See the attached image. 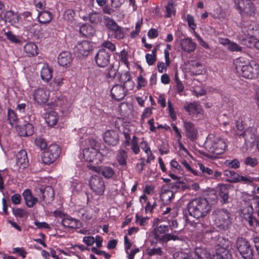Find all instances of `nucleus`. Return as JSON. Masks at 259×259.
Returning <instances> with one entry per match:
<instances>
[{
    "label": "nucleus",
    "instance_id": "nucleus-1",
    "mask_svg": "<svg viewBox=\"0 0 259 259\" xmlns=\"http://www.w3.org/2000/svg\"><path fill=\"white\" fill-rule=\"evenodd\" d=\"M190 215L196 219L205 217L211 210V205L204 198H198L191 200L187 204Z\"/></svg>",
    "mask_w": 259,
    "mask_h": 259
},
{
    "label": "nucleus",
    "instance_id": "nucleus-2",
    "mask_svg": "<svg viewBox=\"0 0 259 259\" xmlns=\"http://www.w3.org/2000/svg\"><path fill=\"white\" fill-rule=\"evenodd\" d=\"M234 64L237 72L244 78L253 79L259 74V65L255 62H249L245 58L239 57Z\"/></svg>",
    "mask_w": 259,
    "mask_h": 259
},
{
    "label": "nucleus",
    "instance_id": "nucleus-3",
    "mask_svg": "<svg viewBox=\"0 0 259 259\" xmlns=\"http://www.w3.org/2000/svg\"><path fill=\"white\" fill-rule=\"evenodd\" d=\"M215 225L224 230L227 229L231 224L230 213L226 209L217 208L212 212Z\"/></svg>",
    "mask_w": 259,
    "mask_h": 259
},
{
    "label": "nucleus",
    "instance_id": "nucleus-4",
    "mask_svg": "<svg viewBox=\"0 0 259 259\" xmlns=\"http://www.w3.org/2000/svg\"><path fill=\"white\" fill-rule=\"evenodd\" d=\"M206 147L210 153L219 155L224 152L226 144L224 139L213 136L207 139Z\"/></svg>",
    "mask_w": 259,
    "mask_h": 259
},
{
    "label": "nucleus",
    "instance_id": "nucleus-5",
    "mask_svg": "<svg viewBox=\"0 0 259 259\" xmlns=\"http://www.w3.org/2000/svg\"><path fill=\"white\" fill-rule=\"evenodd\" d=\"M236 247L244 259H252L253 256V249L250 243L245 238L239 237L236 240Z\"/></svg>",
    "mask_w": 259,
    "mask_h": 259
},
{
    "label": "nucleus",
    "instance_id": "nucleus-6",
    "mask_svg": "<svg viewBox=\"0 0 259 259\" xmlns=\"http://www.w3.org/2000/svg\"><path fill=\"white\" fill-rule=\"evenodd\" d=\"M35 195L39 197L40 201H46L50 203L54 198V191L51 186H38L35 189Z\"/></svg>",
    "mask_w": 259,
    "mask_h": 259
},
{
    "label": "nucleus",
    "instance_id": "nucleus-7",
    "mask_svg": "<svg viewBox=\"0 0 259 259\" xmlns=\"http://www.w3.org/2000/svg\"><path fill=\"white\" fill-rule=\"evenodd\" d=\"M61 149L59 146L56 144H52L44 152L42 156V161L45 164L49 165L59 157Z\"/></svg>",
    "mask_w": 259,
    "mask_h": 259
},
{
    "label": "nucleus",
    "instance_id": "nucleus-8",
    "mask_svg": "<svg viewBox=\"0 0 259 259\" xmlns=\"http://www.w3.org/2000/svg\"><path fill=\"white\" fill-rule=\"evenodd\" d=\"M255 25L244 24L241 27L242 33L246 36H243L241 34L238 36L241 42L247 47H251L252 43L250 38L253 37Z\"/></svg>",
    "mask_w": 259,
    "mask_h": 259
},
{
    "label": "nucleus",
    "instance_id": "nucleus-9",
    "mask_svg": "<svg viewBox=\"0 0 259 259\" xmlns=\"http://www.w3.org/2000/svg\"><path fill=\"white\" fill-rule=\"evenodd\" d=\"M83 156L86 161L98 164L103 160L102 154L95 148H85L83 150Z\"/></svg>",
    "mask_w": 259,
    "mask_h": 259
},
{
    "label": "nucleus",
    "instance_id": "nucleus-10",
    "mask_svg": "<svg viewBox=\"0 0 259 259\" xmlns=\"http://www.w3.org/2000/svg\"><path fill=\"white\" fill-rule=\"evenodd\" d=\"M89 186L91 189L96 194L102 195L105 191L104 182L103 179L98 176H92L89 181Z\"/></svg>",
    "mask_w": 259,
    "mask_h": 259
},
{
    "label": "nucleus",
    "instance_id": "nucleus-11",
    "mask_svg": "<svg viewBox=\"0 0 259 259\" xmlns=\"http://www.w3.org/2000/svg\"><path fill=\"white\" fill-rule=\"evenodd\" d=\"M110 55L104 49H100L95 57V60L99 67L104 68L107 66L110 62Z\"/></svg>",
    "mask_w": 259,
    "mask_h": 259
},
{
    "label": "nucleus",
    "instance_id": "nucleus-12",
    "mask_svg": "<svg viewBox=\"0 0 259 259\" xmlns=\"http://www.w3.org/2000/svg\"><path fill=\"white\" fill-rule=\"evenodd\" d=\"M91 44L87 40L77 44L74 48V53L79 58L87 56L92 50Z\"/></svg>",
    "mask_w": 259,
    "mask_h": 259
},
{
    "label": "nucleus",
    "instance_id": "nucleus-13",
    "mask_svg": "<svg viewBox=\"0 0 259 259\" xmlns=\"http://www.w3.org/2000/svg\"><path fill=\"white\" fill-rule=\"evenodd\" d=\"M88 167L94 171L101 173V174L107 179L112 178L115 174L114 170L109 166H99L89 164L88 165Z\"/></svg>",
    "mask_w": 259,
    "mask_h": 259
},
{
    "label": "nucleus",
    "instance_id": "nucleus-14",
    "mask_svg": "<svg viewBox=\"0 0 259 259\" xmlns=\"http://www.w3.org/2000/svg\"><path fill=\"white\" fill-rule=\"evenodd\" d=\"M183 124L186 136L191 141H195L198 138V130L195 124L187 121H184Z\"/></svg>",
    "mask_w": 259,
    "mask_h": 259
},
{
    "label": "nucleus",
    "instance_id": "nucleus-15",
    "mask_svg": "<svg viewBox=\"0 0 259 259\" xmlns=\"http://www.w3.org/2000/svg\"><path fill=\"white\" fill-rule=\"evenodd\" d=\"M103 140L106 144L115 146L119 142L118 134L114 130H107L103 134Z\"/></svg>",
    "mask_w": 259,
    "mask_h": 259
},
{
    "label": "nucleus",
    "instance_id": "nucleus-16",
    "mask_svg": "<svg viewBox=\"0 0 259 259\" xmlns=\"http://www.w3.org/2000/svg\"><path fill=\"white\" fill-rule=\"evenodd\" d=\"M192 255L194 259H211L209 252L204 245L195 247Z\"/></svg>",
    "mask_w": 259,
    "mask_h": 259
},
{
    "label": "nucleus",
    "instance_id": "nucleus-17",
    "mask_svg": "<svg viewBox=\"0 0 259 259\" xmlns=\"http://www.w3.org/2000/svg\"><path fill=\"white\" fill-rule=\"evenodd\" d=\"M125 86L119 84L114 85L111 90L112 98L116 101L123 99L126 95Z\"/></svg>",
    "mask_w": 259,
    "mask_h": 259
},
{
    "label": "nucleus",
    "instance_id": "nucleus-18",
    "mask_svg": "<svg viewBox=\"0 0 259 259\" xmlns=\"http://www.w3.org/2000/svg\"><path fill=\"white\" fill-rule=\"evenodd\" d=\"M180 46L181 49L188 53L194 52L196 48V44L189 37L182 39Z\"/></svg>",
    "mask_w": 259,
    "mask_h": 259
},
{
    "label": "nucleus",
    "instance_id": "nucleus-19",
    "mask_svg": "<svg viewBox=\"0 0 259 259\" xmlns=\"http://www.w3.org/2000/svg\"><path fill=\"white\" fill-rule=\"evenodd\" d=\"M236 135L239 137H242L244 140V143L247 145L248 143H254L256 139V135L252 128H247L241 133H236Z\"/></svg>",
    "mask_w": 259,
    "mask_h": 259
},
{
    "label": "nucleus",
    "instance_id": "nucleus-20",
    "mask_svg": "<svg viewBox=\"0 0 259 259\" xmlns=\"http://www.w3.org/2000/svg\"><path fill=\"white\" fill-rule=\"evenodd\" d=\"M33 96L38 104H44L49 99V92L44 89L39 88L35 91Z\"/></svg>",
    "mask_w": 259,
    "mask_h": 259
},
{
    "label": "nucleus",
    "instance_id": "nucleus-21",
    "mask_svg": "<svg viewBox=\"0 0 259 259\" xmlns=\"http://www.w3.org/2000/svg\"><path fill=\"white\" fill-rule=\"evenodd\" d=\"M231 254L226 247L219 246L213 254L211 259H230Z\"/></svg>",
    "mask_w": 259,
    "mask_h": 259
},
{
    "label": "nucleus",
    "instance_id": "nucleus-22",
    "mask_svg": "<svg viewBox=\"0 0 259 259\" xmlns=\"http://www.w3.org/2000/svg\"><path fill=\"white\" fill-rule=\"evenodd\" d=\"M16 164L19 167L21 166L25 168L28 165V160L25 150H21L16 155Z\"/></svg>",
    "mask_w": 259,
    "mask_h": 259
},
{
    "label": "nucleus",
    "instance_id": "nucleus-23",
    "mask_svg": "<svg viewBox=\"0 0 259 259\" xmlns=\"http://www.w3.org/2000/svg\"><path fill=\"white\" fill-rule=\"evenodd\" d=\"M22 195L25 201L26 205L28 207H32L38 202L37 197L33 196L29 189H26L22 193Z\"/></svg>",
    "mask_w": 259,
    "mask_h": 259
},
{
    "label": "nucleus",
    "instance_id": "nucleus-24",
    "mask_svg": "<svg viewBox=\"0 0 259 259\" xmlns=\"http://www.w3.org/2000/svg\"><path fill=\"white\" fill-rule=\"evenodd\" d=\"M168 188H170V190L175 194L177 192L183 191L190 189V186L186 185L185 183L181 181H176L174 183H169Z\"/></svg>",
    "mask_w": 259,
    "mask_h": 259
},
{
    "label": "nucleus",
    "instance_id": "nucleus-25",
    "mask_svg": "<svg viewBox=\"0 0 259 259\" xmlns=\"http://www.w3.org/2000/svg\"><path fill=\"white\" fill-rule=\"evenodd\" d=\"M22 18L23 19L24 23L27 25V28L30 32L33 30V28L38 27V24L36 23H33V18L31 16V13L29 12H25L21 15Z\"/></svg>",
    "mask_w": 259,
    "mask_h": 259
},
{
    "label": "nucleus",
    "instance_id": "nucleus-26",
    "mask_svg": "<svg viewBox=\"0 0 259 259\" xmlns=\"http://www.w3.org/2000/svg\"><path fill=\"white\" fill-rule=\"evenodd\" d=\"M229 186L226 184L220 186L219 195L221 198L220 202L222 204H226L229 202Z\"/></svg>",
    "mask_w": 259,
    "mask_h": 259
},
{
    "label": "nucleus",
    "instance_id": "nucleus-27",
    "mask_svg": "<svg viewBox=\"0 0 259 259\" xmlns=\"http://www.w3.org/2000/svg\"><path fill=\"white\" fill-rule=\"evenodd\" d=\"M58 61L61 66L63 67L67 66L72 61L71 54L68 52L61 53L58 56Z\"/></svg>",
    "mask_w": 259,
    "mask_h": 259
},
{
    "label": "nucleus",
    "instance_id": "nucleus-28",
    "mask_svg": "<svg viewBox=\"0 0 259 259\" xmlns=\"http://www.w3.org/2000/svg\"><path fill=\"white\" fill-rule=\"evenodd\" d=\"M128 158L127 152L123 149H119L117 151L116 159L118 164L122 166L125 167L127 165V159Z\"/></svg>",
    "mask_w": 259,
    "mask_h": 259
},
{
    "label": "nucleus",
    "instance_id": "nucleus-29",
    "mask_svg": "<svg viewBox=\"0 0 259 259\" xmlns=\"http://www.w3.org/2000/svg\"><path fill=\"white\" fill-rule=\"evenodd\" d=\"M20 136L25 137L31 136L34 133L33 125L30 123H27L19 128Z\"/></svg>",
    "mask_w": 259,
    "mask_h": 259
},
{
    "label": "nucleus",
    "instance_id": "nucleus-30",
    "mask_svg": "<svg viewBox=\"0 0 259 259\" xmlns=\"http://www.w3.org/2000/svg\"><path fill=\"white\" fill-rule=\"evenodd\" d=\"M62 225L66 228H78L80 227V222L73 218H64L61 222Z\"/></svg>",
    "mask_w": 259,
    "mask_h": 259
},
{
    "label": "nucleus",
    "instance_id": "nucleus-31",
    "mask_svg": "<svg viewBox=\"0 0 259 259\" xmlns=\"http://www.w3.org/2000/svg\"><path fill=\"white\" fill-rule=\"evenodd\" d=\"M5 18L6 21L9 22L12 25H15L19 21V16L18 13L12 11H7L5 15Z\"/></svg>",
    "mask_w": 259,
    "mask_h": 259
},
{
    "label": "nucleus",
    "instance_id": "nucleus-32",
    "mask_svg": "<svg viewBox=\"0 0 259 259\" xmlns=\"http://www.w3.org/2000/svg\"><path fill=\"white\" fill-rule=\"evenodd\" d=\"M255 8L254 4L249 0L248 3H246V5L240 13L242 15L251 16L255 14Z\"/></svg>",
    "mask_w": 259,
    "mask_h": 259
},
{
    "label": "nucleus",
    "instance_id": "nucleus-33",
    "mask_svg": "<svg viewBox=\"0 0 259 259\" xmlns=\"http://www.w3.org/2000/svg\"><path fill=\"white\" fill-rule=\"evenodd\" d=\"M119 81L121 83H123L125 86V83L129 84V88L132 89L134 85V82L132 80L131 76L129 72L126 71L123 74H120L118 77Z\"/></svg>",
    "mask_w": 259,
    "mask_h": 259
},
{
    "label": "nucleus",
    "instance_id": "nucleus-34",
    "mask_svg": "<svg viewBox=\"0 0 259 259\" xmlns=\"http://www.w3.org/2000/svg\"><path fill=\"white\" fill-rule=\"evenodd\" d=\"M95 32L94 28L89 24H83L79 29V32L86 37L92 36Z\"/></svg>",
    "mask_w": 259,
    "mask_h": 259
},
{
    "label": "nucleus",
    "instance_id": "nucleus-35",
    "mask_svg": "<svg viewBox=\"0 0 259 259\" xmlns=\"http://www.w3.org/2000/svg\"><path fill=\"white\" fill-rule=\"evenodd\" d=\"M45 120L48 125L50 126L55 125L58 121V116L55 111L50 112L46 114Z\"/></svg>",
    "mask_w": 259,
    "mask_h": 259
},
{
    "label": "nucleus",
    "instance_id": "nucleus-36",
    "mask_svg": "<svg viewBox=\"0 0 259 259\" xmlns=\"http://www.w3.org/2000/svg\"><path fill=\"white\" fill-rule=\"evenodd\" d=\"M37 18L39 23L45 24L49 23L52 19V14L51 12L44 11L39 13Z\"/></svg>",
    "mask_w": 259,
    "mask_h": 259
},
{
    "label": "nucleus",
    "instance_id": "nucleus-37",
    "mask_svg": "<svg viewBox=\"0 0 259 259\" xmlns=\"http://www.w3.org/2000/svg\"><path fill=\"white\" fill-rule=\"evenodd\" d=\"M174 194L170 190H165V186L161 188L160 197L162 201L169 203L174 198Z\"/></svg>",
    "mask_w": 259,
    "mask_h": 259
},
{
    "label": "nucleus",
    "instance_id": "nucleus-38",
    "mask_svg": "<svg viewBox=\"0 0 259 259\" xmlns=\"http://www.w3.org/2000/svg\"><path fill=\"white\" fill-rule=\"evenodd\" d=\"M24 51L29 56H34L37 54L36 45L31 42L25 44Z\"/></svg>",
    "mask_w": 259,
    "mask_h": 259
},
{
    "label": "nucleus",
    "instance_id": "nucleus-39",
    "mask_svg": "<svg viewBox=\"0 0 259 259\" xmlns=\"http://www.w3.org/2000/svg\"><path fill=\"white\" fill-rule=\"evenodd\" d=\"M184 109L189 114H200L202 111L199 106L195 103H191L185 106Z\"/></svg>",
    "mask_w": 259,
    "mask_h": 259
},
{
    "label": "nucleus",
    "instance_id": "nucleus-40",
    "mask_svg": "<svg viewBox=\"0 0 259 259\" xmlns=\"http://www.w3.org/2000/svg\"><path fill=\"white\" fill-rule=\"evenodd\" d=\"M253 213V209L251 205H248L244 207L241 210L240 215L246 221L250 218Z\"/></svg>",
    "mask_w": 259,
    "mask_h": 259
},
{
    "label": "nucleus",
    "instance_id": "nucleus-41",
    "mask_svg": "<svg viewBox=\"0 0 259 259\" xmlns=\"http://www.w3.org/2000/svg\"><path fill=\"white\" fill-rule=\"evenodd\" d=\"M174 1L168 0L166 6L165 7L166 13L165 14V17L169 18L172 15H175L176 9L174 7Z\"/></svg>",
    "mask_w": 259,
    "mask_h": 259
},
{
    "label": "nucleus",
    "instance_id": "nucleus-42",
    "mask_svg": "<svg viewBox=\"0 0 259 259\" xmlns=\"http://www.w3.org/2000/svg\"><path fill=\"white\" fill-rule=\"evenodd\" d=\"M102 18L100 13L92 12L89 14V21L93 24L97 25L102 21Z\"/></svg>",
    "mask_w": 259,
    "mask_h": 259
},
{
    "label": "nucleus",
    "instance_id": "nucleus-43",
    "mask_svg": "<svg viewBox=\"0 0 259 259\" xmlns=\"http://www.w3.org/2000/svg\"><path fill=\"white\" fill-rule=\"evenodd\" d=\"M41 79L45 82H48L52 77V70L48 67H43L40 72Z\"/></svg>",
    "mask_w": 259,
    "mask_h": 259
},
{
    "label": "nucleus",
    "instance_id": "nucleus-44",
    "mask_svg": "<svg viewBox=\"0 0 259 259\" xmlns=\"http://www.w3.org/2000/svg\"><path fill=\"white\" fill-rule=\"evenodd\" d=\"M224 175L229 178V182L231 183H239L240 175L234 171L225 170Z\"/></svg>",
    "mask_w": 259,
    "mask_h": 259
},
{
    "label": "nucleus",
    "instance_id": "nucleus-45",
    "mask_svg": "<svg viewBox=\"0 0 259 259\" xmlns=\"http://www.w3.org/2000/svg\"><path fill=\"white\" fill-rule=\"evenodd\" d=\"M111 31L112 32V34L113 35L114 37L116 39H121L123 38L125 36V33L123 29L119 25H117Z\"/></svg>",
    "mask_w": 259,
    "mask_h": 259
},
{
    "label": "nucleus",
    "instance_id": "nucleus-46",
    "mask_svg": "<svg viewBox=\"0 0 259 259\" xmlns=\"http://www.w3.org/2000/svg\"><path fill=\"white\" fill-rule=\"evenodd\" d=\"M104 20L105 26L110 31H111L113 28H115V27L118 25L113 19L108 16H105L104 17Z\"/></svg>",
    "mask_w": 259,
    "mask_h": 259
},
{
    "label": "nucleus",
    "instance_id": "nucleus-47",
    "mask_svg": "<svg viewBox=\"0 0 259 259\" xmlns=\"http://www.w3.org/2000/svg\"><path fill=\"white\" fill-rule=\"evenodd\" d=\"M4 35L12 43L19 44L21 42L19 38L10 31H4Z\"/></svg>",
    "mask_w": 259,
    "mask_h": 259
},
{
    "label": "nucleus",
    "instance_id": "nucleus-48",
    "mask_svg": "<svg viewBox=\"0 0 259 259\" xmlns=\"http://www.w3.org/2000/svg\"><path fill=\"white\" fill-rule=\"evenodd\" d=\"M225 165L230 168L237 169L240 167V163L237 159L232 160H226L224 162Z\"/></svg>",
    "mask_w": 259,
    "mask_h": 259
},
{
    "label": "nucleus",
    "instance_id": "nucleus-49",
    "mask_svg": "<svg viewBox=\"0 0 259 259\" xmlns=\"http://www.w3.org/2000/svg\"><path fill=\"white\" fill-rule=\"evenodd\" d=\"M35 143L36 146L41 150L45 149L47 147V144L44 138L41 137H37L35 139Z\"/></svg>",
    "mask_w": 259,
    "mask_h": 259
},
{
    "label": "nucleus",
    "instance_id": "nucleus-50",
    "mask_svg": "<svg viewBox=\"0 0 259 259\" xmlns=\"http://www.w3.org/2000/svg\"><path fill=\"white\" fill-rule=\"evenodd\" d=\"M249 0H234V4L237 10L239 11V13L244 8L247 3H248Z\"/></svg>",
    "mask_w": 259,
    "mask_h": 259
},
{
    "label": "nucleus",
    "instance_id": "nucleus-51",
    "mask_svg": "<svg viewBox=\"0 0 259 259\" xmlns=\"http://www.w3.org/2000/svg\"><path fill=\"white\" fill-rule=\"evenodd\" d=\"M146 61L149 65H152L156 61V55L147 54L145 56Z\"/></svg>",
    "mask_w": 259,
    "mask_h": 259
},
{
    "label": "nucleus",
    "instance_id": "nucleus-52",
    "mask_svg": "<svg viewBox=\"0 0 259 259\" xmlns=\"http://www.w3.org/2000/svg\"><path fill=\"white\" fill-rule=\"evenodd\" d=\"M198 164L200 169L201 170L203 174H206L208 176L212 175L213 173V171L212 169L209 168V167H205L202 163H198Z\"/></svg>",
    "mask_w": 259,
    "mask_h": 259
},
{
    "label": "nucleus",
    "instance_id": "nucleus-53",
    "mask_svg": "<svg viewBox=\"0 0 259 259\" xmlns=\"http://www.w3.org/2000/svg\"><path fill=\"white\" fill-rule=\"evenodd\" d=\"M13 213L16 217L23 218L26 215V211L22 208H17L13 209Z\"/></svg>",
    "mask_w": 259,
    "mask_h": 259
},
{
    "label": "nucleus",
    "instance_id": "nucleus-54",
    "mask_svg": "<svg viewBox=\"0 0 259 259\" xmlns=\"http://www.w3.org/2000/svg\"><path fill=\"white\" fill-rule=\"evenodd\" d=\"M227 48L232 52H240L242 51V48L236 43L233 42H231L229 46L227 47Z\"/></svg>",
    "mask_w": 259,
    "mask_h": 259
},
{
    "label": "nucleus",
    "instance_id": "nucleus-55",
    "mask_svg": "<svg viewBox=\"0 0 259 259\" xmlns=\"http://www.w3.org/2000/svg\"><path fill=\"white\" fill-rule=\"evenodd\" d=\"M187 21L189 27L194 30L196 28V25L194 23V19L192 16L190 14L187 15Z\"/></svg>",
    "mask_w": 259,
    "mask_h": 259
},
{
    "label": "nucleus",
    "instance_id": "nucleus-56",
    "mask_svg": "<svg viewBox=\"0 0 259 259\" xmlns=\"http://www.w3.org/2000/svg\"><path fill=\"white\" fill-rule=\"evenodd\" d=\"M127 52L125 50H123L121 51L119 55L120 61L126 65L128 64V62L127 61Z\"/></svg>",
    "mask_w": 259,
    "mask_h": 259
},
{
    "label": "nucleus",
    "instance_id": "nucleus-57",
    "mask_svg": "<svg viewBox=\"0 0 259 259\" xmlns=\"http://www.w3.org/2000/svg\"><path fill=\"white\" fill-rule=\"evenodd\" d=\"M162 251L160 247L157 248H152L148 250L147 253L149 256H152L154 255H161L162 254Z\"/></svg>",
    "mask_w": 259,
    "mask_h": 259
},
{
    "label": "nucleus",
    "instance_id": "nucleus-58",
    "mask_svg": "<svg viewBox=\"0 0 259 259\" xmlns=\"http://www.w3.org/2000/svg\"><path fill=\"white\" fill-rule=\"evenodd\" d=\"M244 163L246 165H250V166L253 167L257 164V159L255 158L247 157L245 158Z\"/></svg>",
    "mask_w": 259,
    "mask_h": 259
},
{
    "label": "nucleus",
    "instance_id": "nucleus-59",
    "mask_svg": "<svg viewBox=\"0 0 259 259\" xmlns=\"http://www.w3.org/2000/svg\"><path fill=\"white\" fill-rule=\"evenodd\" d=\"M102 46L104 48L109 49L112 52L114 51L116 49L115 45L112 43L111 41L108 40L104 41L102 44Z\"/></svg>",
    "mask_w": 259,
    "mask_h": 259
},
{
    "label": "nucleus",
    "instance_id": "nucleus-60",
    "mask_svg": "<svg viewBox=\"0 0 259 259\" xmlns=\"http://www.w3.org/2000/svg\"><path fill=\"white\" fill-rule=\"evenodd\" d=\"M138 84L137 88L138 90L141 89L142 87H144L146 84V79L142 75H139L137 78Z\"/></svg>",
    "mask_w": 259,
    "mask_h": 259
},
{
    "label": "nucleus",
    "instance_id": "nucleus-61",
    "mask_svg": "<svg viewBox=\"0 0 259 259\" xmlns=\"http://www.w3.org/2000/svg\"><path fill=\"white\" fill-rule=\"evenodd\" d=\"M153 108V107H148L145 108L142 114L141 119L142 120H144L145 118L149 117L152 114V110Z\"/></svg>",
    "mask_w": 259,
    "mask_h": 259
},
{
    "label": "nucleus",
    "instance_id": "nucleus-62",
    "mask_svg": "<svg viewBox=\"0 0 259 259\" xmlns=\"http://www.w3.org/2000/svg\"><path fill=\"white\" fill-rule=\"evenodd\" d=\"M256 178H253L251 177H246L244 176H240L239 178V182H242L244 184H250L253 182L254 180H255Z\"/></svg>",
    "mask_w": 259,
    "mask_h": 259
},
{
    "label": "nucleus",
    "instance_id": "nucleus-63",
    "mask_svg": "<svg viewBox=\"0 0 259 259\" xmlns=\"http://www.w3.org/2000/svg\"><path fill=\"white\" fill-rule=\"evenodd\" d=\"M169 65H167V63H165L161 62H158L157 64L158 71L160 73H162L164 70H166V68Z\"/></svg>",
    "mask_w": 259,
    "mask_h": 259
},
{
    "label": "nucleus",
    "instance_id": "nucleus-64",
    "mask_svg": "<svg viewBox=\"0 0 259 259\" xmlns=\"http://www.w3.org/2000/svg\"><path fill=\"white\" fill-rule=\"evenodd\" d=\"M11 200L13 204L18 205L21 203V195L19 194H15L12 196Z\"/></svg>",
    "mask_w": 259,
    "mask_h": 259
}]
</instances>
